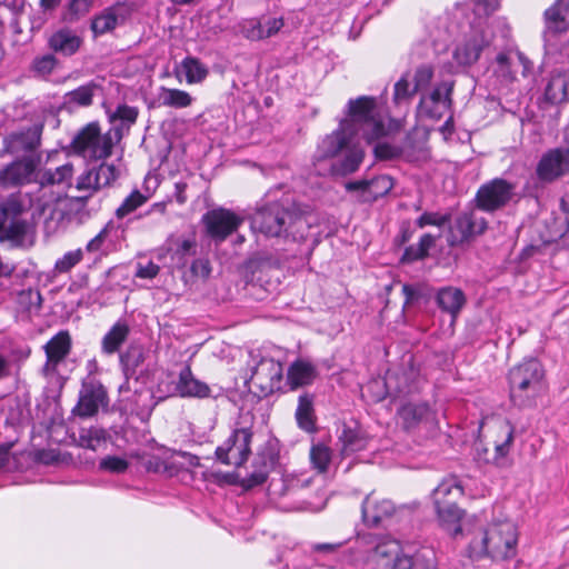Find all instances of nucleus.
<instances>
[{"label": "nucleus", "mask_w": 569, "mask_h": 569, "mask_svg": "<svg viewBox=\"0 0 569 569\" xmlns=\"http://www.w3.org/2000/svg\"><path fill=\"white\" fill-rule=\"evenodd\" d=\"M382 120L378 117L376 101L370 97H359L348 102L347 117L340 122L339 129L328 136L321 144V158L342 156L332 163V172L346 176L355 172L363 159L362 148L353 141L361 134L371 142L387 134Z\"/></svg>", "instance_id": "obj_1"}, {"label": "nucleus", "mask_w": 569, "mask_h": 569, "mask_svg": "<svg viewBox=\"0 0 569 569\" xmlns=\"http://www.w3.org/2000/svg\"><path fill=\"white\" fill-rule=\"evenodd\" d=\"M519 532L515 522L508 519L493 520L470 541L468 556L472 560L489 559L503 565L517 555Z\"/></svg>", "instance_id": "obj_2"}, {"label": "nucleus", "mask_w": 569, "mask_h": 569, "mask_svg": "<svg viewBox=\"0 0 569 569\" xmlns=\"http://www.w3.org/2000/svg\"><path fill=\"white\" fill-rule=\"evenodd\" d=\"M301 223L302 213L296 207L279 202L262 206L251 216V229L271 238L295 237Z\"/></svg>", "instance_id": "obj_3"}, {"label": "nucleus", "mask_w": 569, "mask_h": 569, "mask_svg": "<svg viewBox=\"0 0 569 569\" xmlns=\"http://www.w3.org/2000/svg\"><path fill=\"white\" fill-rule=\"evenodd\" d=\"M36 146V133L26 132L12 134L9 148L12 152H32ZM36 171V160L32 153L18 159L0 169V188L10 189L31 183Z\"/></svg>", "instance_id": "obj_4"}, {"label": "nucleus", "mask_w": 569, "mask_h": 569, "mask_svg": "<svg viewBox=\"0 0 569 569\" xmlns=\"http://www.w3.org/2000/svg\"><path fill=\"white\" fill-rule=\"evenodd\" d=\"M121 139L118 130L101 133L97 122H90L73 137L72 152L88 161L104 160L112 153V148Z\"/></svg>", "instance_id": "obj_5"}, {"label": "nucleus", "mask_w": 569, "mask_h": 569, "mask_svg": "<svg viewBox=\"0 0 569 569\" xmlns=\"http://www.w3.org/2000/svg\"><path fill=\"white\" fill-rule=\"evenodd\" d=\"M463 495V487L457 478L443 480L433 491L438 521L451 536L461 532L465 511L456 505L455 500Z\"/></svg>", "instance_id": "obj_6"}, {"label": "nucleus", "mask_w": 569, "mask_h": 569, "mask_svg": "<svg viewBox=\"0 0 569 569\" xmlns=\"http://www.w3.org/2000/svg\"><path fill=\"white\" fill-rule=\"evenodd\" d=\"M487 441L478 443V456L487 463L499 467L508 465V455L513 442V427L506 419H492L481 427Z\"/></svg>", "instance_id": "obj_7"}, {"label": "nucleus", "mask_w": 569, "mask_h": 569, "mask_svg": "<svg viewBox=\"0 0 569 569\" xmlns=\"http://www.w3.org/2000/svg\"><path fill=\"white\" fill-rule=\"evenodd\" d=\"M541 365L530 359L513 367L509 372L510 395L513 401L523 405L525 399L538 391L542 379Z\"/></svg>", "instance_id": "obj_8"}, {"label": "nucleus", "mask_w": 569, "mask_h": 569, "mask_svg": "<svg viewBox=\"0 0 569 569\" xmlns=\"http://www.w3.org/2000/svg\"><path fill=\"white\" fill-rule=\"evenodd\" d=\"M119 177L114 164L102 162L97 168H88L76 178L72 187L80 193V200L86 201L101 189L110 187Z\"/></svg>", "instance_id": "obj_9"}, {"label": "nucleus", "mask_w": 569, "mask_h": 569, "mask_svg": "<svg viewBox=\"0 0 569 569\" xmlns=\"http://www.w3.org/2000/svg\"><path fill=\"white\" fill-rule=\"evenodd\" d=\"M516 194V186L505 179L496 178L482 184L477 194V208L493 212L506 207Z\"/></svg>", "instance_id": "obj_10"}, {"label": "nucleus", "mask_w": 569, "mask_h": 569, "mask_svg": "<svg viewBox=\"0 0 569 569\" xmlns=\"http://www.w3.org/2000/svg\"><path fill=\"white\" fill-rule=\"evenodd\" d=\"M252 432L249 428L234 429L230 437L217 448V458L224 465L240 467L251 452Z\"/></svg>", "instance_id": "obj_11"}, {"label": "nucleus", "mask_w": 569, "mask_h": 569, "mask_svg": "<svg viewBox=\"0 0 569 569\" xmlns=\"http://www.w3.org/2000/svg\"><path fill=\"white\" fill-rule=\"evenodd\" d=\"M70 345L68 332L61 331L44 346L47 362L42 368V373L48 378L49 386L53 392L62 387L61 376L57 372V367L69 353Z\"/></svg>", "instance_id": "obj_12"}, {"label": "nucleus", "mask_w": 569, "mask_h": 569, "mask_svg": "<svg viewBox=\"0 0 569 569\" xmlns=\"http://www.w3.org/2000/svg\"><path fill=\"white\" fill-rule=\"evenodd\" d=\"M398 423L408 432L431 430L437 425L436 412L427 402H406L397 410Z\"/></svg>", "instance_id": "obj_13"}, {"label": "nucleus", "mask_w": 569, "mask_h": 569, "mask_svg": "<svg viewBox=\"0 0 569 569\" xmlns=\"http://www.w3.org/2000/svg\"><path fill=\"white\" fill-rule=\"evenodd\" d=\"M73 164L68 162L52 169L38 170V184L40 191L47 188H56L57 190L50 191L51 199L41 203V211H44L51 202H58L62 199L64 189L72 187Z\"/></svg>", "instance_id": "obj_14"}, {"label": "nucleus", "mask_w": 569, "mask_h": 569, "mask_svg": "<svg viewBox=\"0 0 569 569\" xmlns=\"http://www.w3.org/2000/svg\"><path fill=\"white\" fill-rule=\"evenodd\" d=\"M369 563L373 569H408L409 556L402 553L396 540L380 541L369 555Z\"/></svg>", "instance_id": "obj_15"}, {"label": "nucleus", "mask_w": 569, "mask_h": 569, "mask_svg": "<svg viewBox=\"0 0 569 569\" xmlns=\"http://www.w3.org/2000/svg\"><path fill=\"white\" fill-rule=\"evenodd\" d=\"M202 221L212 239L223 241L243 223V218L228 209L219 208L208 211Z\"/></svg>", "instance_id": "obj_16"}, {"label": "nucleus", "mask_w": 569, "mask_h": 569, "mask_svg": "<svg viewBox=\"0 0 569 569\" xmlns=\"http://www.w3.org/2000/svg\"><path fill=\"white\" fill-rule=\"evenodd\" d=\"M491 38L483 29H473L455 49L453 60L458 66L466 67L476 63Z\"/></svg>", "instance_id": "obj_17"}, {"label": "nucleus", "mask_w": 569, "mask_h": 569, "mask_svg": "<svg viewBox=\"0 0 569 569\" xmlns=\"http://www.w3.org/2000/svg\"><path fill=\"white\" fill-rule=\"evenodd\" d=\"M158 392L164 393L166 396L177 395L181 398L204 399L211 396V388L204 381L196 378L190 366H186L179 372L178 380L172 390L170 388L163 390L160 383L158 386Z\"/></svg>", "instance_id": "obj_18"}, {"label": "nucleus", "mask_w": 569, "mask_h": 569, "mask_svg": "<svg viewBox=\"0 0 569 569\" xmlns=\"http://www.w3.org/2000/svg\"><path fill=\"white\" fill-rule=\"evenodd\" d=\"M283 369L279 361L262 359L254 368L250 381L261 393L268 396L280 390Z\"/></svg>", "instance_id": "obj_19"}, {"label": "nucleus", "mask_w": 569, "mask_h": 569, "mask_svg": "<svg viewBox=\"0 0 569 569\" xmlns=\"http://www.w3.org/2000/svg\"><path fill=\"white\" fill-rule=\"evenodd\" d=\"M567 173H569V148L548 151L537 166V174L543 181H553Z\"/></svg>", "instance_id": "obj_20"}, {"label": "nucleus", "mask_w": 569, "mask_h": 569, "mask_svg": "<svg viewBox=\"0 0 569 569\" xmlns=\"http://www.w3.org/2000/svg\"><path fill=\"white\" fill-rule=\"evenodd\" d=\"M395 503L376 492H371L362 502V519L367 526L377 527L393 516Z\"/></svg>", "instance_id": "obj_21"}, {"label": "nucleus", "mask_w": 569, "mask_h": 569, "mask_svg": "<svg viewBox=\"0 0 569 569\" xmlns=\"http://www.w3.org/2000/svg\"><path fill=\"white\" fill-rule=\"evenodd\" d=\"M130 11L123 4H114L94 16L91 21V30L94 36H101L113 31L129 18Z\"/></svg>", "instance_id": "obj_22"}, {"label": "nucleus", "mask_w": 569, "mask_h": 569, "mask_svg": "<svg viewBox=\"0 0 569 569\" xmlns=\"http://www.w3.org/2000/svg\"><path fill=\"white\" fill-rule=\"evenodd\" d=\"M106 401L107 391L101 385H84L74 412L80 417H92Z\"/></svg>", "instance_id": "obj_23"}, {"label": "nucleus", "mask_w": 569, "mask_h": 569, "mask_svg": "<svg viewBox=\"0 0 569 569\" xmlns=\"http://www.w3.org/2000/svg\"><path fill=\"white\" fill-rule=\"evenodd\" d=\"M496 73L506 81H513L516 79L515 68L521 67L522 76H527L531 70V62L520 52L515 54L500 53L497 56Z\"/></svg>", "instance_id": "obj_24"}, {"label": "nucleus", "mask_w": 569, "mask_h": 569, "mask_svg": "<svg viewBox=\"0 0 569 569\" xmlns=\"http://www.w3.org/2000/svg\"><path fill=\"white\" fill-rule=\"evenodd\" d=\"M436 301L442 311L449 313L452 319H456L465 307L467 299L461 289L443 287L437 292Z\"/></svg>", "instance_id": "obj_25"}, {"label": "nucleus", "mask_w": 569, "mask_h": 569, "mask_svg": "<svg viewBox=\"0 0 569 569\" xmlns=\"http://www.w3.org/2000/svg\"><path fill=\"white\" fill-rule=\"evenodd\" d=\"M317 377V370L313 363L306 359H297L287 371V382L291 389H297L312 383Z\"/></svg>", "instance_id": "obj_26"}, {"label": "nucleus", "mask_w": 569, "mask_h": 569, "mask_svg": "<svg viewBox=\"0 0 569 569\" xmlns=\"http://www.w3.org/2000/svg\"><path fill=\"white\" fill-rule=\"evenodd\" d=\"M545 98L551 103H561L569 99V72L555 71L550 74Z\"/></svg>", "instance_id": "obj_27"}, {"label": "nucleus", "mask_w": 569, "mask_h": 569, "mask_svg": "<svg viewBox=\"0 0 569 569\" xmlns=\"http://www.w3.org/2000/svg\"><path fill=\"white\" fill-rule=\"evenodd\" d=\"M547 27L553 32H563L569 29V0H557L545 12Z\"/></svg>", "instance_id": "obj_28"}, {"label": "nucleus", "mask_w": 569, "mask_h": 569, "mask_svg": "<svg viewBox=\"0 0 569 569\" xmlns=\"http://www.w3.org/2000/svg\"><path fill=\"white\" fill-rule=\"evenodd\" d=\"M282 27V18L268 19L264 23L252 20L243 27V33L250 40H262L274 36Z\"/></svg>", "instance_id": "obj_29"}, {"label": "nucleus", "mask_w": 569, "mask_h": 569, "mask_svg": "<svg viewBox=\"0 0 569 569\" xmlns=\"http://www.w3.org/2000/svg\"><path fill=\"white\" fill-rule=\"evenodd\" d=\"M340 443V453L342 456H349L353 452L363 450L367 447V437L358 429L345 427L341 435L338 438Z\"/></svg>", "instance_id": "obj_30"}, {"label": "nucleus", "mask_w": 569, "mask_h": 569, "mask_svg": "<svg viewBox=\"0 0 569 569\" xmlns=\"http://www.w3.org/2000/svg\"><path fill=\"white\" fill-rule=\"evenodd\" d=\"M49 43L54 51L72 54L79 49L81 40L70 30H60L51 36Z\"/></svg>", "instance_id": "obj_31"}, {"label": "nucleus", "mask_w": 569, "mask_h": 569, "mask_svg": "<svg viewBox=\"0 0 569 569\" xmlns=\"http://www.w3.org/2000/svg\"><path fill=\"white\" fill-rule=\"evenodd\" d=\"M158 97L162 106L177 109L187 108L193 101V98L187 91L164 87L160 89Z\"/></svg>", "instance_id": "obj_32"}, {"label": "nucleus", "mask_w": 569, "mask_h": 569, "mask_svg": "<svg viewBox=\"0 0 569 569\" xmlns=\"http://www.w3.org/2000/svg\"><path fill=\"white\" fill-rule=\"evenodd\" d=\"M296 418L299 427L308 432L315 430L313 399L309 395L299 397Z\"/></svg>", "instance_id": "obj_33"}, {"label": "nucleus", "mask_w": 569, "mask_h": 569, "mask_svg": "<svg viewBox=\"0 0 569 569\" xmlns=\"http://www.w3.org/2000/svg\"><path fill=\"white\" fill-rule=\"evenodd\" d=\"M129 335V327L124 322H117L103 337L102 350L106 353L116 352L126 341Z\"/></svg>", "instance_id": "obj_34"}, {"label": "nucleus", "mask_w": 569, "mask_h": 569, "mask_svg": "<svg viewBox=\"0 0 569 569\" xmlns=\"http://www.w3.org/2000/svg\"><path fill=\"white\" fill-rule=\"evenodd\" d=\"M108 433L99 427L82 428L79 431L77 442L80 447L96 451L107 441Z\"/></svg>", "instance_id": "obj_35"}, {"label": "nucleus", "mask_w": 569, "mask_h": 569, "mask_svg": "<svg viewBox=\"0 0 569 569\" xmlns=\"http://www.w3.org/2000/svg\"><path fill=\"white\" fill-rule=\"evenodd\" d=\"M182 71L186 74V80L188 83H200L202 82L208 73V68L194 57H187L181 62Z\"/></svg>", "instance_id": "obj_36"}, {"label": "nucleus", "mask_w": 569, "mask_h": 569, "mask_svg": "<svg viewBox=\"0 0 569 569\" xmlns=\"http://www.w3.org/2000/svg\"><path fill=\"white\" fill-rule=\"evenodd\" d=\"M435 236L425 233L417 244L410 246L406 249L402 260L411 262L426 258L429 250L435 246Z\"/></svg>", "instance_id": "obj_37"}, {"label": "nucleus", "mask_w": 569, "mask_h": 569, "mask_svg": "<svg viewBox=\"0 0 569 569\" xmlns=\"http://www.w3.org/2000/svg\"><path fill=\"white\" fill-rule=\"evenodd\" d=\"M392 186V179L388 176H378L368 180V190L363 197V202H371L387 194Z\"/></svg>", "instance_id": "obj_38"}, {"label": "nucleus", "mask_w": 569, "mask_h": 569, "mask_svg": "<svg viewBox=\"0 0 569 569\" xmlns=\"http://www.w3.org/2000/svg\"><path fill=\"white\" fill-rule=\"evenodd\" d=\"M310 461L313 468L323 473L328 470L329 465L331 462L332 451L331 449L323 443H315L310 448Z\"/></svg>", "instance_id": "obj_39"}, {"label": "nucleus", "mask_w": 569, "mask_h": 569, "mask_svg": "<svg viewBox=\"0 0 569 569\" xmlns=\"http://www.w3.org/2000/svg\"><path fill=\"white\" fill-rule=\"evenodd\" d=\"M471 237L475 236L472 232L469 214L468 212H463L456 220L449 243L455 246L470 239Z\"/></svg>", "instance_id": "obj_40"}, {"label": "nucleus", "mask_w": 569, "mask_h": 569, "mask_svg": "<svg viewBox=\"0 0 569 569\" xmlns=\"http://www.w3.org/2000/svg\"><path fill=\"white\" fill-rule=\"evenodd\" d=\"M99 86L94 82L83 84L67 93L68 101L81 107H88L92 103V97L98 91Z\"/></svg>", "instance_id": "obj_41"}, {"label": "nucleus", "mask_w": 569, "mask_h": 569, "mask_svg": "<svg viewBox=\"0 0 569 569\" xmlns=\"http://www.w3.org/2000/svg\"><path fill=\"white\" fill-rule=\"evenodd\" d=\"M257 463V469L246 479L248 487L261 485L267 480L269 470L273 466V458L272 456H259Z\"/></svg>", "instance_id": "obj_42"}, {"label": "nucleus", "mask_w": 569, "mask_h": 569, "mask_svg": "<svg viewBox=\"0 0 569 569\" xmlns=\"http://www.w3.org/2000/svg\"><path fill=\"white\" fill-rule=\"evenodd\" d=\"M147 200L148 197L143 196L139 190H133L116 210L117 218H124L126 216L143 206Z\"/></svg>", "instance_id": "obj_43"}, {"label": "nucleus", "mask_w": 569, "mask_h": 569, "mask_svg": "<svg viewBox=\"0 0 569 569\" xmlns=\"http://www.w3.org/2000/svg\"><path fill=\"white\" fill-rule=\"evenodd\" d=\"M408 569H436V556L432 549L421 548L409 557Z\"/></svg>", "instance_id": "obj_44"}, {"label": "nucleus", "mask_w": 569, "mask_h": 569, "mask_svg": "<svg viewBox=\"0 0 569 569\" xmlns=\"http://www.w3.org/2000/svg\"><path fill=\"white\" fill-rule=\"evenodd\" d=\"M94 0H71L63 14V20L73 22L86 16L92 8Z\"/></svg>", "instance_id": "obj_45"}, {"label": "nucleus", "mask_w": 569, "mask_h": 569, "mask_svg": "<svg viewBox=\"0 0 569 569\" xmlns=\"http://www.w3.org/2000/svg\"><path fill=\"white\" fill-rule=\"evenodd\" d=\"M146 356L141 347H130L127 352L121 357V361L127 372L136 373L144 362Z\"/></svg>", "instance_id": "obj_46"}, {"label": "nucleus", "mask_w": 569, "mask_h": 569, "mask_svg": "<svg viewBox=\"0 0 569 569\" xmlns=\"http://www.w3.org/2000/svg\"><path fill=\"white\" fill-rule=\"evenodd\" d=\"M28 226L24 221L16 220L4 230L1 240H9L16 246H20L24 241Z\"/></svg>", "instance_id": "obj_47"}, {"label": "nucleus", "mask_w": 569, "mask_h": 569, "mask_svg": "<svg viewBox=\"0 0 569 569\" xmlns=\"http://www.w3.org/2000/svg\"><path fill=\"white\" fill-rule=\"evenodd\" d=\"M453 84L451 82H442L438 84L432 91L430 98L435 103L449 108L451 104V92Z\"/></svg>", "instance_id": "obj_48"}, {"label": "nucleus", "mask_w": 569, "mask_h": 569, "mask_svg": "<svg viewBox=\"0 0 569 569\" xmlns=\"http://www.w3.org/2000/svg\"><path fill=\"white\" fill-rule=\"evenodd\" d=\"M129 467V462L117 456H107L101 459L99 463V468L104 471L113 472V473H122Z\"/></svg>", "instance_id": "obj_49"}, {"label": "nucleus", "mask_w": 569, "mask_h": 569, "mask_svg": "<svg viewBox=\"0 0 569 569\" xmlns=\"http://www.w3.org/2000/svg\"><path fill=\"white\" fill-rule=\"evenodd\" d=\"M82 257L83 253L81 249L69 251L62 258L57 260L56 269L59 272H68L82 260Z\"/></svg>", "instance_id": "obj_50"}, {"label": "nucleus", "mask_w": 569, "mask_h": 569, "mask_svg": "<svg viewBox=\"0 0 569 569\" xmlns=\"http://www.w3.org/2000/svg\"><path fill=\"white\" fill-rule=\"evenodd\" d=\"M418 90H415V86L411 88L408 79L402 77L395 84V93L393 99L396 102H400L402 100H407L412 97Z\"/></svg>", "instance_id": "obj_51"}, {"label": "nucleus", "mask_w": 569, "mask_h": 569, "mask_svg": "<svg viewBox=\"0 0 569 569\" xmlns=\"http://www.w3.org/2000/svg\"><path fill=\"white\" fill-rule=\"evenodd\" d=\"M433 77V69L430 66H420L415 73V90L427 88Z\"/></svg>", "instance_id": "obj_52"}, {"label": "nucleus", "mask_w": 569, "mask_h": 569, "mask_svg": "<svg viewBox=\"0 0 569 569\" xmlns=\"http://www.w3.org/2000/svg\"><path fill=\"white\" fill-rule=\"evenodd\" d=\"M448 217L437 212H425L417 219V226L425 228L426 226H438L441 227L448 222Z\"/></svg>", "instance_id": "obj_53"}, {"label": "nucleus", "mask_w": 569, "mask_h": 569, "mask_svg": "<svg viewBox=\"0 0 569 569\" xmlns=\"http://www.w3.org/2000/svg\"><path fill=\"white\" fill-rule=\"evenodd\" d=\"M137 118H138V109L134 107L127 106V104L119 106L112 116V119H119L129 124L134 123Z\"/></svg>", "instance_id": "obj_54"}, {"label": "nucleus", "mask_w": 569, "mask_h": 569, "mask_svg": "<svg viewBox=\"0 0 569 569\" xmlns=\"http://www.w3.org/2000/svg\"><path fill=\"white\" fill-rule=\"evenodd\" d=\"M0 208H2L6 211V218H8V216L17 217L24 211V206L14 196L10 197L6 201V203L3 206H1Z\"/></svg>", "instance_id": "obj_55"}, {"label": "nucleus", "mask_w": 569, "mask_h": 569, "mask_svg": "<svg viewBox=\"0 0 569 569\" xmlns=\"http://www.w3.org/2000/svg\"><path fill=\"white\" fill-rule=\"evenodd\" d=\"M468 214L473 236L482 234L488 227L487 220L483 217L479 216L476 211H470L468 212Z\"/></svg>", "instance_id": "obj_56"}, {"label": "nucleus", "mask_w": 569, "mask_h": 569, "mask_svg": "<svg viewBox=\"0 0 569 569\" xmlns=\"http://www.w3.org/2000/svg\"><path fill=\"white\" fill-rule=\"evenodd\" d=\"M158 272L159 267L153 262H149L146 266L139 264L136 276L142 279H152L158 274Z\"/></svg>", "instance_id": "obj_57"}, {"label": "nucleus", "mask_w": 569, "mask_h": 569, "mask_svg": "<svg viewBox=\"0 0 569 569\" xmlns=\"http://www.w3.org/2000/svg\"><path fill=\"white\" fill-rule=\"evenodd\" d=\"M477 6L479 13L489 14L493 12L498 7L499 0H471Z\"/></svg>", "instance_id": "obj_58"}, {"label": "nucleus", "mask_w": 569, "mask_h": 569, "mask_svg": "<svg viewBox=\"0 0 569 569\" xmlns=\"http://www.w3.org/2000/svg\"><path fill=\"white\" fill-rule=\"evenodd\" d=\"M107 236H108V229L103 228L93 239H91L88 242L87 250L90 252L98 251L102 247Z\"/></svg>", "instance_id": "obj_59"}, {"label": "nucleus", "mask_w": 569, "mask_h": 569, "mask_svg": "<svg viewBox=\"0 0 569 569\" xmlns=\"http://www.w3.org/2000/svg\"><path fill=\"white\" fill-rule=\"evenodd\" d=\"M375 154L379 159H390L395 157L396 151L391 146L387 143H378L375 147Z\"/></svg>", "instance_id": "obj_60"}, {"label": "nucleus", "mask_w": 569, "mask_h": 569, "mask_svg": "<svg viewBox=\"0 0 569 569\" xmlns=\"http://www.w3.org/2000/svg\"><path fill=\"white\" fill-rule=\"evenodd\" d=\"M191 271L200 277H208L210 273L209 262L202 259L196 260L191 266Z\"/></svg>", "instance_id": "obj_61"}, {"label": "nucleus", "mask_w": 569, "mask_h": 569, "mask_svg": "<svg viewBox=\"0 0 569 569\" xmlns=\"http://www.w3.org/2000/svg\"><path fill=\"white\" fill-rule=\"evenodd\" d=\"M348 191H360V199L363 201V197L368 190V180L351 181L346 183Z\"/></svg>", "instance_id": "obj_62"}, {"label": "nucleus", "mask_w": 569, "mask_h": 569, "mask_svg": "<svg viewBox=\"0 0 569 569\" xmlns=\"http://www.w3.org/2000/svg\"><path fill=\"white\" fill-rule=\"evenodd\" d=\"M59 461V453L54 450L49 451H38V462L51 465Z\"/></svg>", "instance_id": "obj_63"}, {"label": "nucleus", "mask_w": 569, "mask_h": 569, "mask_svg": "<svg viewBox=\"0 0 569 569\" xmlns=\"http://www.w3.org/2000/svg\"><path fill=\"white\" fill-rule=\"evenodd\" d=\"M56 60L52 56H46L38 60V73H49L53 69Z\"/></svg>", "instance_id": "obj_64"}]
</instances>
